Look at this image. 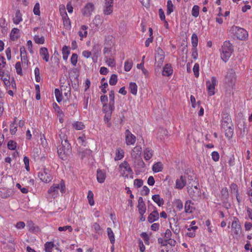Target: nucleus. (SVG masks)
I'll use <instances>...</instances> for the list:
<instances>
[{
    "label": "nucleus",
    "instance_id": "nucleus-64",
    "mask_svg": "<svg viewBox=\"0 0 252 252\" xmlns=\"http://www.w3.org/2000/svg\"><path fill=\"white\" fill-rule=\"evenodd\" d=\"M106 59V63L110 66H114L115 65V62L113 59L110 58V57L105 58Z\"/></svg>",
    "mask_w": 252,
    "mask_h": 252
},
{
    "label": "nucleus",
    "instance_id": "nucleus-32",
    "mask_svg": "<svg viewBox=\"0 0 252 252\" xmlns=\"http://www.w3.org/2000/svg\"><path fill=\"white\" fill-rule=\"evenodd\" d=\"M133 160L134 165L137 166V168H144L145 167V164L141 157L137 159H133Z\"/></svg>",
    "mask_w": 252,
    "mask_h": 252
},
{
    "label": "nucleus",
    "instance_id": "nucleus-43",
    "mask_svg": "<svg viewBox=\"0 0 252 252\" xmlns=\"http://www.w3.org/2000/svg\"><path fill=\"white\" fill-rule=\"evenodd\" d=\"M73 126L77 130H82L85 127V126L81 122H76L73 124Z\"/></svg>",
    "mask_w": 252,
    "mask_h": 252
},
{
    "label": "nucleus",
    "instance_id": "nucleus-6",
    "mask_svg": "<svg viewBox=\"0 0 252 252\" xmlns=\"http://www.w3.org/2000/svg\"><path fill=\"white\" fill-rule=\"evenodd\" d=\"M188 192L191 199L194 200H197L201 196V192L200 189L197 188V186L194 185L193 188V185H188Z\"/></svg>",
    "mask_w": 252,
    "mask_h": 252
},
{
    "label": "nucleus",
    "instance_id": "nucleus-11",
    "mask_svg": "<svg viewBox=\"0 0 252 252\" xmlns=\"http://www.w3.org/2000/svg\"><path fill=\"white\" fill-rule=\"evenodd\" d=\"M38 177L44 183H49L52 179L49 170L45 168L38 173Z\"/></svg>",
    "mask_w": 252,
    "mask_h": 252
},
{
    "label": "nucleus",
    "instance_id": "nucleus-52",
    "mask_svg": "<svg viewBox=\"0 0 252 252\" xmlns=\"http://www.w3.org/2000/svg\"><path fill=\"white\" fill-rule=\"evenodd\" d=\"M16 143L13 141L10 140L7 144V147L9 150H14L16 148Z\"/></svg>",
    "mask_w": 252,
    "mask_h": 252
},
{
    "label": "nucleus",
    "instance_id": "nucleus-13",
    "mask_svg": "<svg viewBox=\"0 0 252 252\" xmlns=\"http://www.w3.org/2000/svg\"><path fill=\"white\" fill-rule=\"evenodd\" d=\"M109 99L110 101L109 104L107 103H104L103 106L105 108L109 107V111H111V110H114L115 109L114 103H115V92L114 91H111L109 94ZM109 114H110V112H109Z\"/></svg>",
    "mask_w": 252,
    "mask_h": 252
},
{
    "label": "nucleus",
    "instance_id": "nucleus-61",
    "mask_svg": "<svg viewBox=\"0 0 252 252\" xmlns=\"http://www.w3.org/2000/svg\"><path fill=\"white\" fill-rule=\"evenodd\" d=\"M171 235L172 233L171 231L169 229H167L164 233V238L166 241H170L171 240Z\"/></svg>",
    "mask_w": 252,
    "mask_h": 252
},
{
    "label": "nucleus",
    "instance_id": "nucleus-23",
    "mask_svg": "<svg viewBox=\"0 0 252 252\" xmlns=\"http://www.w3.org/2000/svg\"><path fill=\"white\" fill-rule=\"evenodd\" d=\"M143 156L146 160H149L153 156V151L150 148H146L143 151Z\"/></svg>",
    "mask_w": 252,
    "mask_h": 252
},
{
    "label": "nucleus",
    "instance_id": "nucleus-4",
    "mask_svg": "<svg viewBox=\"0 0 252 252\" xmlns=\"http://www.w3.org/2000/svg\"><path fill=\"white\" fill-rule=\"evenodd\" d=\"M65 184L64 182L62 180L60 184H54L50 187L48 191V193L53 196H57L60 190L61 193L65 192Z\"/></svg>",
    "mask_w": 252,
    "mask_h": 252
},
{
    "label": "nucleus",
    "instance_id": "nucleus-26",
    "mask_svg": "<svg viewBox=\"0 0 252 252\" xmlns=\"http://www.w3.org/2000/svg\"><path fill=\"white\" fill-rule=\"evenodd\" d=\"M193 204V203H192L191 200H187L185 204V212L186 213H192V210L193 209V207H192V205Z\"/></svg>",
    "mask_w": 252,
    "mask_h": 252
},
{
    "label": "nucleus",
    "instance_id": "nucleus-36",
    "mask_svg": "<svg viewBox=\"0 0 252 252\" xmlns=\"http://www.w3.org/2000/svg\"><path fill=\"white\" fill-rule=\"evenodd\" d=\"M129 89L131 94L136 95L137 92V86L135 83L131 82L129 84Z\"/></svg>",
    "mask_w": 252,
    "mask_h": 252
},
{
    "label": "nucleus",
    "instance_id": "nucleus-46",
    "mask_svg": "<svg viewBox=\"0 0 252 252\" xmlns=\"http://www.w3.org/2000/svg\"><path fill=\"white\" fill-rule=\"evenodd\" d=\"M132 64L133 63L131 61L127 60L126 61L125 63L124 66L125 70L126 71H129L132 67Z\"/></svg>",
    "mask_w": 252,
    "mask_h": 252
},
{
    "label": "nucleus",
    "instance_id": "nucleus-59",
    "mask_svg": "<svg viewBox=\"0 0 252 252\" xmlns=\"http://www.w3.org/2000/svg\"><path fill=\"white\" fill-rule=\"evenodd\" d=\"M78 56L76 54H73L71 57V63L73 65H76L77 63Z\"/></svg>",
    "mask_w": 252,
    "mask_h": 252
},
{
    "label": "nucleus",
    "instance_id": "nucleus-14",
    "mask_svg": "<svg viewBox=\"0 0 252 252\" xmlns=\"http://www.w3.org/2000/svg\"><path fill=\"white\" fill-rule=\"evenodd\" d=\"M94 5L91 2L88 3L82 9V12L84 16L89 17L94 10Z\"/></svg>",
    "mask_w": 252,
    "mask_h": 252
},
{
    "label": "nucleus",
    "instance_id": "nucleus-39",
    "mask_svg": "<svg viewBox=\"0 0 252 252\" xmlns=\"http://www.w3.org/2000/svg\"><path fill=\"white\" fill-rule=\"evenodd\" d=\"M174 204L179 211H181L183 209V204L182 201L180 199H175L174 201Z\"/></svg>",
    "mask_w": 252,
    "mask_h": 252
},
{
    "label": "nucleus",
    "instance_id": "nucleus-20",
    "mask_svg": "<svg viewBox=\"0 0 252 252\" xmlns=\"http://www.w3.org/2000/svg\"><path fill=\"white\" fill-rule=\"evenodd\" d=\"M96 177L97 180L99 183H103L106 178L105 172L100 169H97Z\"/></svg>",
    "mask_w": 252,
    "mask_h": 252
},
{
    "label": "nucleus",
    "instance_id": "nucleus-62",
    "mask_svg": "<svg viewBox=\"0 0 252 252\" xmlns=\"http://www.w3.org/2000/svg\"><path fill=\"white\" fill-rule=\"evenodd\" d=\"M212 159L215 161H218L219 160L220 158V155L218 152L214 151L212 153Z\"/></svg>",
    "mask_w": 252,
    "mask_h": 252
},
{
    "label": "nucleus",
    "instance_id": "nucleus-15",
    "mask_svg": "<svg viewBox=\"0 0 252 252\" xmlns=\"http://www.w3.org/2000/svg\"><path fill=\"white\" fill-rule=\"evenodd\" d=\"M126 143L127 145H133L136 141V137L131 133L129 129L125 131Z\"/></svg>",
    "mask_w": 252,
    "mask_h": 252
},
{
    "label": "nucleus",
    "instance_id": "nucleus-55",
    "mask_svg": "<svg viewBox=\"0 0 252 252\" xmlns=\"http://www.w3.org/2000/svg\"><path fill=\"white\" fill-rule=\"evenodd\" d=\"M199 65L198 63H195L194 65L193 68V71L194 74V76L196 77H198L199 76Z\"/></svg>",
    "mask_w": 252,
    "mask_h": 252
},
{
    "label": "nucleus",
    "instance_id": "nucleus-28",
    "mask_svg": "<svg viewBox=\"0 0 252 252\" xmlns=\"http://www.w3.org/2000/svg\"><path fill=\"white\" fill-rule=\"evenodd\" d=\"M19 30L17 28H13L10 34V37L12 40L14 41L19 38Z\"/></svg>",
    "mask_w": 252,
    "mask_h": 252
},
{
    "label": "nucleus",
    "instance_id": "nucleus-35",
    "mask_svg": "<svg viewBox=\"0 0 252 252\" xmlns=\"http://www.w3.org/2000/svg\"><path fill=\"white\" fill-rule=\"evenodd\" d=\"M107 230L110 243L113 245L115 242L114 234L111 228H107Z\"/></svg>",
    "mask_w": 252,
    "mask_h": 252
},
{
    "label": "nucleus",
    "instance_id": "nucleus-22",
    "mask_svg": "<svg viewBox=\"0 0 252 252\" xmlns=\"http://www.w3.org/2000/svg\"><path fill=\"white\" fill-rule=\"evenodd\" d=\"M159 218V215L157 210H154L148 216V220L150 223L158 220Z\"/></svg>",
    "mask_w": 252,
    "mask_h": 252
},
{
    "label": "nucleus",
    "instance_id": "nucleus-50",
    "mask_svg": "<svg viewBox=\"0 0 252 252\" xmlns=\"http://www.w3.org/2000/svg\"><path fill=\"white\" fill-rule=\"evenodd\" d=\"M55 95L57 99V101L58 102H60L62 101V94L60 93V90L58 89H56L55 90Z\"/></svg>",
    "mask_w": 252,
    "mask_h": 252
},
{
    "label": "nucleus",
    "instance_id": "nucleus-37",
    "mask_svg": "<svg viewBox=\"0 0 252 252\" xmlns=\"http://www.w3.org/2000/svg\"><path fill=\"white\" fill-rule=\"evenodd\" d=\"M224 129L225 130V136L227 137L228 139L231 138L233 134V126H231L230 127H228Z\"/></svg>",
    "mask_w": 252,
    "mask_h": 252
},
{
    "label": "nucleus",
    "instance_id": "nucleus-18",
    "mask_svg": "<svg viewBox=\"0 0 252 252\" xmlns=\"http://www.w3.org/2000/svg\"><path fill=\"white\" fill-rule=\"evenodd\" d=\"M13 193V191L11 189L6 188H0V196L2 198H6L10 197Z\"/></svg>",
    "mask_w": 252,
    "mask_h": 252
},
{
    "label": "nucleus",
    "instance_id": "nucleus-16",
    "mask_svg": "<svg viewBox=\"0 0 252 252\" xmlns=\"http://www.w3.org/2000/svg\"><path fill=\"white\" fill-rule=\"evenodd\" d=\"M237 31L235 32V35L237 38L240 40H243L246 38L248 34L247 32L244 29L236 27Z\"/></svg>",
    "mask_w": 252,
    "mask_h": 252
},
{
    "label": "nucleus",
    "instance_id": "nucleus-60",
    "mask_svg": "<svg viewBox=\"0 0 252 252\" xmlns=\"http://www.w3.org/2000/svg\"><path fill=\"white\" fill-rule=\"evenodd\" d=\"M15 68L16 69V72L18 74L22 75V70L21 68V64L20 62L16 63L15 64Z\"/></svg>",
    "mask_w": 252,
    "mask_h": 252
},
{
    "label": "nucleus",
    "instance_id": "nucleus-31",
    "mask_svg": "<svg viewBox=\"0 0 252 252\" xmlns=\"http://www.w3.org/2000/svg\"><path fill=\"white\" fill-rule=\"evenodd\" d=\"M87 29L88 27L85 25H83L81 27L80 30L78 32L79 35L81 37V39H82L83 37H86L87 36Z\"/></svg>",
    "mask_w": 252,
    "mask_h": 252
},
{
    "label": "nucleus",
    "instance_id": "nucleus-9",
    "mask_svg": "<svg viewBox=\"0 0 252 252\" xmlns=\"http://www.w3.org/2000/svg\"><path fill=\"white\" fill-rule=\"evenodd\" d=\"M218 84L217 78L213 76L211 77V80L207 81L206 82L208 94L212 96L215 94V86Z\"/></svg>",
    "mask_w": 252,
    "mask_h": 252
},
{
    "label": "nucleus",
    "instance_id": "nucleus-25",
    "mask_svg": "<svg viewBox=\"0 0 252 252\" xmlns=\"http://www.w3.org/2000/svg\"><path fill=\"white\" fill-rule=\"evenodd\" d=\"M103 22V18L99 15H96L92 22V24L96 28L101 25Z\"/></svg>",
    "mask_w": 252,
    "mask_h": 252
},
{
    "label": "nucleus",
    "instance_id": "nucleus-51",
    "mask_svg": "<svg viewBox=\"0 0 252 252\" xmlns=\"http://www.w3.org/2000/svg\"><path fill=\"white\" fill-rule=\"evenodd\" d=\"M33 11L35 15L38 16L40 15V4L38 2L36 3L34 5Z\"/></svg>",
    "mask_w": 252,
    "mask_h": 252
},
{
    "label": "nucleus",
    "instance_id": "nucleus-30",
    "mask_svg": "<svg viewBox=\"0 0 252 252\" xmlns=\"http://www.w3.org/2000/svg\"><path fill=\"white\" fill-rule=\"evenodd\" d=\"M152 199L156 202L158 206H161L164 204V200L162 198H160L159 195L156 194L152 196Z\"/></svg>",
    "mask_w": 252,
    "mask_h": 252
},
{
    "label": "nucleus",
    "instance_id": "nucleus-45",
    "mask_svg": "<svg viewBox=\"0 0 252 252\" xmlns=\"http://www.w3.org/2000/svg\"><path fill=\"white\" fill-rule=\"evenodd\" d=\"M117 75L115 74H112L109 80L110 85L112 86L115 85L117 84Z\"/></svg>",
    "mask_w": 252,
    "mask_h": 252
},
{
    "label": "nucleus",
    "instance_id": "nucleus-21",
    "mask_svg": "<svg viewBox=\"0 0 252 252\" xmlns=\"http://www.w3.org/2000/svg\"><path fill=\"white\" fill-rule=\"evenodd\" d=\"M39 54L42 57L43 60L46 62L49 61V55L48 49L46 47H42L39 50Z\"/></svg>",
    "mask_w": 252,
    "mask_h": 252
},
{
    "label": "nucleus",
    "instance_id": "nucleus-33",
    "mask_svg": "<svg viewBox=\"0 0 252 252\" xmlns=\"http://www.w3.org/2000/svg\"><path fill=\"white\" fill-rule=\"evenodd\" d=\"M163 169V165L160 162H158L153 166V171L157 173L161 171Z\"/></svg>",
    "mask_w": 252,
    "mask_h": 252
},
{
    "label": "nucleus",
    "instance_id": "nucleus-49",
    "mask_svg": "<svg viewBox=\"0 0 252 252\" xmlns=\"http://www.w3.org/2000/svg\"><path fill=\"white\" fill-rule=\"evenodd\" d=\"M53 247L54 244L52 242H47L45 244V250L46 252H51Z\"/></svg>",
    "mask_w": 252,
    "mask_h": 252
},
{
    "label": "nucleus",
    "instance_id": "nucleus-5",
    "mask_svg": "<svg viewBox=\"0 0 252 252\" xmlns=\"http://www.w3.org/2000/svg\"><path fill=\"white\" fill-rule=\"evenodd\" d=\"M119 167L121 168V173L123 177L127 178L128 175H130V177L133 178V172L127 161H125L121 163Z\"/></svg>",
    "mask_w": 252,
    "mask_h": 252
},
{
    "label": "nucleus",
    "instance_id": "nucleus-54",
    "mask_svg": "<svg viewBox=\"0 0 252 252\" xmlns=\"http://www.w3.org/2000/svg\"><path fill=\"white\" fill-rule=\"evenodd\" d=\"M78 143L81 145L86 146V137L85 135H82L81 136H79L78 139Z\"/></svg>",
    "mask_w": 252,
    "mask_h": 252
},
{
    "label": "nucleus",
    "instance_id": "nucleus-2",
    "mask_svg": "<svg viewBox=\"0 0 252 252\" xmlns=\"http://www.w3.org/2000/svg\"><path fill=\"white\" fill-rule=\"evenodd\" d=\"M236 76L235 72L233 69H229L224 78V86L227 91H230L235 86Z\"/></svg>",
    "mask_w": 252,
    "mask_h": 252
},
{
    "label": "nucleus",
    "instance_id": "nucleus-58",
    "mask_svg": "<svg viewBox=\"0 0 252 252\" xmlns=\"http://www.w3.org/2000/svg\"><path fill=\"white\" fill-rule=\"evenodd\" d=\"M103 53L105 55V58H108L110 57L111 53V48L109 47H105L103 50Z\"/></svg>",
    "mask_w": 252,
    "mask_h": 252
},
{
    "label": "nucleus",
    "instance_id": "nucleus-19",
    "mask_svg": "<svg viewBox=\"0 0 252 252\" xmlns=\"http://www.w3.org/2000/svg\"><path fill=\"white\" fill-rule=\"evenodd\" d=\"M221 126L223 128H226L233 126L231 118L228 115H226L225 117L223 118V120L221 122Z\"/></svg>",
    "mask_w": 252,
    "mask_h": 252
},
{
    "label": "nucleus",
    "instance_id": "nucleus-48",
    "mask_svg": "<svg viewBox=\"0 0 252 252\" xmlns=\"http://www.w3.org/2000/svg\"><path fill=\"white\" fill-rule=\"evenodd\" d=\"M138 212L140 215H144L146 210L145 204H138Z\"/></svg>",
    "mask_w": 252,
    "mask_h": 252
},
{
    "label": "nucleus",
    "instance_id": "nucleus-29",
    "mask_svg": "<svg viewBox=\"0 0 252 252\" xmlns=\"http://www.w3.org/2000/svg\"><path fill=\"white\" fill-rule=\"evenodd\" d=\"M22 20V14L20 13V10L18 9L15 13V16L13 18V23L15 24H18Z\"/></svg>",
    "mask_w": 252,
    "mask_h": 252
},
{
    "label": "nucleus",
    "instance_id": "nucleus-63",
    "mask_svg": "<svg viewBox=\"0 0 252 252\" xmlns=\"http://www.w3.org/2000/svg\"><path fill=\"white\" fill-rule=\"evenodd\" d=\"M149 189L147 186H144L141 191V194L142 195L146 196L149 193Z\"/></svg>",
    "mask_w": 252,
    "mask_h": 252
},
{
    "label": "nucleus",
    "instance_id": "nucleus-44",
    "mask_svg": "<svg viewBox=\"0 0 252 252\" xmlns=\"http://www.w3.org/2000/svg\"><path fill=\"white\" fill-rule=\"evenodd\" d=\"M199 7L198 5H194L191 11V14L194 17H197L199 15Z\"/></svg>",
    "mask_w": 252,
    "mask_h": 252
},
{
    "label": "nucleus",
    "instance_id": "nucleus-17",
    "mask_svg": "<svg viewBox=\"0 0 252 252\" xmlns=\"http://www.w3.org/2000/svg\"><path fill=\"white\" fill-rule=\"evenodd\" d=\"M142 148L140 146H136L131 152V157L132 159L141 157Z\"/></svg>",
    "mask_w": 252,
    "mask_h": 252
},
{
    "label": "nucleus",
    "instance_id": "nucleus-27",
    "mask_svg": "<svg viewBox=\"0 0 252 252\" xmlns=\"http://www.w3.org/2000/svg\"><path fill=\"white\" fill-rule=\"evenodd\" d=\"M191 44L193 48H194V53L197 54V46L198 44V37L195 33H193L191 36Z\"/></svg>",
    "mask_w": 252,
    "mask_h": 252
},
{
    "label": "nucleus",
    "instance_id": "nucleus-34",
    "mask_svg": "<svg viewBox=\"0 0 252 252\" xmlns=\"http://www.w3.org/2000/svg\"><path fill=\"white\" fill-rule=\"evenodd\" d=\"M174 5L171 0H168L167 3V15H170L174 10Z\"/></svg>",
    "mask_w": 252,
    "mask_h": 252
},
{
    "label": "nucleus",
    "instance_id": "nucleus-1",
    "mask_svg": "<svg viewBox=\"0 0 252 252\" xmlns=\"http://www.w3.org/2000/svg\"><path fill=\"white\" fill-rule=\"evenodd\" d=\"M62 134H60V137L62 140V145L61 147L58 149V154L62 159H65L66 157L71 154V146L68 143L66 136L64 134H62L63 131H61Z\"/></svg>",
    "mask_w": 252,
    "mask_h": 252
},
{
    "label": "nucleus",
    "instance_id": "nucleus-42",
    "mask_svg": "<svg viewBox=\"0 0 252 252\" xmlns=\"http://www.w3.org/2000/svg\"><path fill=\"white\" fill-rule=\"evenodd\" d=\"M106 108L105 107L103 106V111H104L106 113V115L104 117V121L106 122H108L109 120L110 119V117L111 116V114L113 110H111L110 111V114H109V110H106Z\"/></svg>",
    "mask_w": 252,
    "mask_h": 252
},
{
    "label": "nucleus",
    "instance_id": "nucleus-56",
    "mask_svg": "<svg viewBox=\"0 0 252 252\" xmlns=\"http://www.w3.org/2000/svg\"><path fill=\"white\" fill-rule=\"evenodd\" d=\"M34 74L35 80L37 82H39L40 81V71L38 67H36L34 69Z\"/></svg>",
    "mask_w": 252,
    "mask_h": 252
},
{
    "label": "nucleus",
    "instance_id": "nucleus-40",
    "mask_svg": "<svg viewBox=\"0 0 252 252\" xmlns=\"http://www.w3.org/2000/svg\"><path fill=\"white\" fill-rule=\"evenodd\" d=\"M87 198L89 204L91 206H93L94 204V194L91 190H89L88 191Z\"/></svg>",
    "mask_w": 252,
    "mask_h": 252
},
{
    "label": "nucleus",
    "instance_id": "nucleus-8",
    "mask_svg": "<svg viewBox=\"0 0 252 252\" xmlns=\"http://www.w3.org/2000/svg\"><path fill=\"white\" fill-rule=\"evenodd\" d=\"M164 59V53L160 48L158 47L156 50L155 61L156 65L158 67H160L163 63Z\"/></svg>",
    "mask_w": 252,
    "mask_h": 252
},
{
    "label": "nucleus",
    "instance_id": "nucleus-12",
    "mask_svg": "<svg viewBox=\"0 0 252 252\" xmlns=\"http://www.w3.org/2000/svg\"><path fill=\"white\" fill-rule=\"evenodd\" d=\"M232 229L234 233L236 236H239L241 233V226L240 224L239 220L238 219L235 218L234 220L232 221Z\"/></svg>",
    "mask_w": 252,
    "mask_h": 252
},
{
    "label": "nucleus",
    "instance_id": "nucleus-47",
    "mask_svg": "<svg viewBox=\"0 0 252 252\" xmlns=\"http://www.w3.org/2000/svg\"><path fill=\"white\" fill-rule=\"evenodd\" d=\"M33 39L34 42L37 44H43L45 41L44 36L39 37L38 35H35Z\"/></svg>",
    "mask_w": 252,
    "mask_h": 252
},
{
    "label": "nucleus",
    "instance_id": "nucleus-3",
    "mask_svg": "<svg viewBox=\"0 0 252 252\" xmlns=\"http://www.w3.org/2000/svg\"><path fill=\"white\" fill-rule=\"evenodd\" d=\"M221 50V58L224 62H226L233 51V46L229 41L224 42Z\"/></svg>",
    "mask_w": 252,
    "mask_h": 252
},
{
    "label": "nucleus",
    "instance_id": "nucleus-10",
    "mask_svg": "<svg viewBox=\"0 0 252 252\" xmlns=\"http://www.w3.org/2000/svg\"><path fill=\"white\" fill-rule=\"evenodd\" d=\"M113 11V0H105L103 7V13L104 15H109Z\"/></svg>",
    "mask_w": 252,
    "mask_h": 252
},
{
    "label": "nucleus",
    "instance_id": "nucleus-57",
    "mask_svg": "<svg viewBox=\"0 0 252 252\" xmlns=\"http://www.w3.org/2000/svg\"><path fill=\"white\" fill-rule=\"evenodd\" d=\"M143 184V181L141 179H136L134 181V185L137 188L141 187Z\"/></svg>",
    "mask_w": 252,
    "mask_h": 252
},
{
    "label": "nucleus",
    "instance_id": "nucleus-24",
    "mask_svg": "<svg viewBox=\"0 0 252 252\" xmlns=\"http://www.w3.org/2000/svg\"><path fill=\"white\" fill-rule=\"evenodd\" d=\"M173 70L171 66L166 64L163 68L162 75L165 76H169L172 74Z\"/></svg>",
    "mask_w": 252,
    "mask_h": 252
},
{
    "label": "nucleus",
    "instance_id": "nucleus-38",
    "mask_svg": "<svg viewBox=\"0 0 252 252\" xmlns=\"http://www.w3.org/2000/svg\"><path fill=\"white\" fill-rule=\"evenodd\" d=\"M69 53L70 52L67 47L66 46H64L62 49L63 58L64 60H66L67 59Z\"/></svg>",
    "mask_w": 252,
    "mask_h": 252
},
{
    "label": "nucleus",
    "instance_id": "nucleus-41",
    "mask_svg": "<svg viewBox=\"0 0 252 252\" xmlns=\"http://www.w3.org/2000/svg\"><path fill=\"white\" fill-rule=\"evenodd\" d=\"M124 152L122 149H121L120 148L118 149L117 150L116 156L115 157V159L116 160H120V159H122L124 157Z\"/></svg>",
    "mask_w": 252,
    "mask_h": 252
},
{
    "label": "nucleus",
    "instance_id": "nucleus-7",
    "mask_svg": "<svg viewBox=\"0 0 252 252\" xmlns=\"http://www.w3.org/2000/svg\"><path fill=\"white\" fill-rule=\"evenodd\" d=\"M190 180L193 179H189V176L188 175L181 176L180 179L176 180V187L178 189H183L186 185H190L191 184Z\"/></svg>",
    "mask_w": 252,
    "mask_h": 252
},
{
    "label": "nucleus",
    "instance_id": "nucleus-53",
    "mask_svg": "<svg viewBox=\"0 0 252 252\" xmlns=\"http://www.w3.org/2000/svg\"><path fill=\"white\" fill-rule=\"evenodd\" d=\"M158 14L159 16V18L161 21H163L165 24L167 25V22L165 20V16L164 14V11L162 9L160 8L158 10Z\"/></svg>",
    "mask_w": 252,
    "mask_h": 252
}]
</instances>
